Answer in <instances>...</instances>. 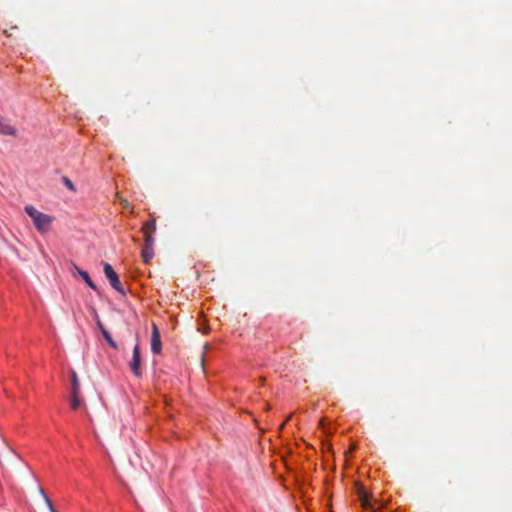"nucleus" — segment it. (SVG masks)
<instances>
[{
    "label": "nucleus",
    "instance_id": "6ab92c4d",
    "mask_svg": "<svg viewBox=\"0 0 512 512\" xmlns=\"http://www.w3.org/2000/svg\"><path fill=\"white\" fill-rule=\"evenodd\" d=\"M12 453H14V455H16V457H19V454H17V452H15V450H12Z\"/></svg>",
    "mask_w": 512,
    "mask_h": 512
},
{
    "label": "nucleus",
    "instance_id": "f257e3e1",
    "mask_svg": "<svg viewBox=\"0 0 512 512\" xmlns=\"http://www.w3.org/2000/svg\"><path fill=\"white\" fill-rule=\"evenodd\" d=\"M24 210L32 219L33 224L39 233L45 234L50 230L51 224L54 220L52 216L38 211L32 205L25 206Z\"/></svg>",
    "mask_w": 512,
    "mask_h": 512
},
{
    "label": "nucleus",
    "instance_id": "ddd939ff",
    "mask_svg": "<svg viewBox=\"0 0 512 512\" xmlns=\"http://www.w3.org/2000/svg\"><path fill=\"white\" fill-rule=\"evenodd\" d=\"M102 335L104 336V338L106 339V341L108 342V344L116 349L117 348V344L115 343V341L112 339L110 333L106 330V329H102Z\"/></svg>",
    "mask_w": 512,
    "mask_h": 512
},
{
    "label": "nucleus",
    "instance_id": "39448f33",
    "mask_svg": "<svg viewBox=\"0 0 512 512\" xmlns=\"http://www.w3.org/2000/svg\"><path fill=\"white\" fill-rule=\"evenodd\" d=\"M162 349L160 332L156 324H152V333H151V351L154 354H159Z\"/></svg>",
    "mask_w": 512,
    "mask_h": 512
},
{
    "label": "nucleus",
    "instance_id": "9b49d317",
    "mask_svg": "<svg viewBox=\"0 0 512 512\" xmlns=\"http://www.w3.org/2000/svg\"><path fill=\"white\" fill-rule=\"evenodd\" d=\"M71 408L76 410L81 405L80 393H71Z\"/></svg>",
    "mask_w": 512,
    "mask_h": 512
},
{
    "label": "nucleus",
    "instance_id": "aec40b11",
    "mask_svg": "<svg viewBox=\"0 0 512 512\" xmlns=\"http://www.w3.org/2000/svg\"><path fill=\"white\" fill-rule=\"evenodd\" d=\"M12 453H14V455H16V457H19V454H17V452H15V450H12Z\"/></svg>",
    "mask_w": 512,
    "mask_h": 512
},
{
    "label": "nucleus",
    "instance_id": "2eb2a0df",
    "mask_svg": "<svg viewBox=\"0 0 512 512\" xmlns=\"http://www.w3.org/2000/svg\"><path fill=\"white\" fill-rule=\"evenodd\" d=\"M63 182H64L65 186H66L69 190H71V191H75V186H74V184L72 183V181H71L69 178L64 177V178H63Z\"/></svg>",
    "mask_w": 512,
    "mask_h": 512
},
{
    "label": "nucleus",
    "instance_id": "a211bd4d",
    "mask_svg": "<svg viewBox=\"0 0 512 512\" xmlns=\"http://www.w3.org/2000/svg\"><path fill=\"white\" fill-rule=\"evenodd\" d=\"M291 417H292V415H289V416L287 417V419H286L285 423H286V422H288V421L291 419Z\"/></svg>",
    "mask_w": 512,
    "mask_h": 512
},
{
    "label": "nucleus",
    "instance_id": "f03ea898",
    "mask_svg": "<svg viewBox=\"0 0 512 512\" xmlns=\"http://www.w3.org/2000/svg\"><path fill=\"white\" fill-rule=\"evenodd\" d=\"M356 487L358 499L364 509L371 510V512H376L377 509L382 507V503L380 501L371 499V496L365 491L361 484H357Z\"/></svg>",
    "mask_w": 512,
    "mask_h": 512
},
{
    "label": "nucleus",
    "instance_id": "f8f14e48",
    "mask_svg": "<svg viewBox=\"0 0 512 512\" xmlns=\"http://www.w3.org/2000/svg\"><path fill=\"white\" fill-rule=\"evenodd\" d=\"M39 493L41 494V496L44 498V501L46 503V505L48 506L50 512H57L54 507H53V504L51 502V500L49 499V497L46 495L45 491L43 490V488L39 487Z\"/></svg>",
    "mask_w": 512,
    "mask_h": 512
},
{
    "label": "nucleus",
    "instance_id": "9d476101",
    "mask_svg": "<svg viewBox=\"0 0 512 512\" xmlns=\"http://www.w3.org/2000/svg\"><path fill=\"white\" fill-rule=\"evenodd\" d=\"M143 233H155L156 231V219L152 217L142 227Z\"/></svg>",
    "mask_w": 512,
    "mask_h": 512
},
{
    "label": "nucleus",
    "instance_id": "412c9836",
    "mask_svg": "<svg viewBox=\"0 0 512 512\" xmlns=\"http://www.w3.org/2000/svg\"><path fill=\"white\" fill-rule=\"evenodd\" d=\"M12 453H14V455H16V457H19V454H17V452H15V450H12Z\"/></svg>",
    "mask_w": 512,
    "mask_h": 512
},
{
    "label": "nucleus",
    "instance_id": "20e7f679",
    "mask_svg": "<svg viewBox=\"0 0 512 512\" xmlns=\"http://www.w3.org/2000/svg\"><path fill=\"white\" fill-rule=\"evenodd\" d=\"M140 365H141L140 346H139V343H136V345L133 348L132 358L129 361V368L131 369V371L133 372V374L136 377L142 376V371H141Z\"/></svg>",
    "mask_w": 512,
    "mask_h": 512
},
{
    "label": "nucleus",
    "instance_id": "1a4fd4ad",
    "mask_svg": "<svg viewBox=\"0 0 512 512\" xmlns=\"http://www.w3.org/2000/svg\"><path fill=\"white\" fill-rule=\"evenodd\" d=\"M75 268H76V270H77V273L82 277V279L85 281V283H86L90 288H92L94 291H98L97 286H96V285H95V283L91 280V278H90L89 274H88L86 271H84V270H82V269H80V268H78V267H75Z\"/></svg>",
    "mask_w": 512,
    "mask_h": 512
},
{
    "label": "nucleus",
    "instance_id": "dca6fc26",
    "mask_svg": "<svg viewBox=\"0 0 512 512\" xmlns=\"http://www.w3.org/2000/svg\"><path fill=\"white\" fill-rule=\"evenodd\" d=\"M118 199L121 201L122 203V207L124 209H127L129 208V202L126 200V199H122L119 195H117Z\"/></svg>",
    "mask_w": 512,
    "mask_h": 512
},
{
    "label": "nucleus",
    "instance_id": "6e6552de",
    "mask_svg": "<svg viewBox=\"0 0 512 512\" xmlns=\"http://www.w3.org/2000/svg\"><path fill=\"white\" fill-rule=\"evenodd\" d=\"M70 378H71V393H80V382L76 372L71 369L70 370Z\"/></svg>",
    "mask_w": 512,
    "mask_h": 512
},
{
    "label": "nucleus",
    "instance_id": "7ed1b4c3",
    "mask_svg": "<svg viewBox=\"0 0 512 512\" xmlns=\"http://www.w3.org/2000/svg\"><path fill=\"white\" fill-rule=\"evenodd\" d=\"M103 270L106 278L109 280L110 285L119 293L125 294V290L121 284L118 274L109 263H104Z\"/></svg>",
    "mask_w": 512,
    "mask_h": 512
},
{
    "label": "nucleus",
    "instance_id": "4468645a",
    "mask_svg": "<svg viewBox=\"0 0 512 512\" xmlns=\"http://www.w3.org/2000/svg\"><path fill=\"white\" fill-rule=\"evenodd\" d=\"M144 234V245L154 246V233H143Z\"/></svg>",
    "mask_w": 512,
    "mask_h": 512
},
{
    "label": "nucleus",
    "instance_id": "0eeeda50",
    "mask_svg": "<svg viewBox=\"0 0 512 512\" xmlns=\"http://www.w3.org/2000/svg\"><path fill=\"white\" fill-rule=\"evenodd\" d=\"M141 257L144 263H149L154 257V246L143 245Z\"/></svg>",
    "mask_w": 512,
    "mask_h": 512
},
{
    "label": "nucleus",
    "instance_id": "423d86ee",
    "mask_svg": "<svg viewBox=\"0 0 512 512\" xmlns=\"http://www.w3.org/2000/svg\"><path fill=\"white\" fill-rule=\"evenodd\" d=\"M0 134L5 136H16L17 129L0 115Z\"/></svg>",
    "mask_w": 512,
    "mask_h": 512
},
{
    "label": "nucleus",
    "instance_id": "f3484780",
    "mask_svg": "<svg viewBox=\"0 0 512 512\" xmlns=\"http://www.w3.org/2000/svg\"><path fill=\"white\" fill-rule=\"evenodd\" d=\"M97 325L101 331H102V329H105V327L103 326V324L100 321L97 322Z\"/></svg>",
    "mask_w": 512,
    "mask_h": 512
}]
</instances>
